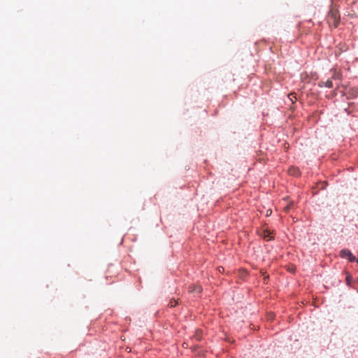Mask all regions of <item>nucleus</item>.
<instances>
[{"mask_svg":"<svg viewBox=\"0 0 358 358\" xmlns=\"http://www.w3.org/2000/svg\"><path fill=\"white\" fill-rule=\"evenodd\" d=\"M340 255L343 258H348L350 262H352L355 261V257L352 252L348 249H343L340 252Z\"/></svg>","mask_w":358,"mask_h":358,"instance_id":"nucleus-2","label":"nucleus"},{"mask_svg":"<svg viewBox=\"0 0 358 358\" xmlns=\"http://www.w3.org/2000/svg\"><path fill=\"white\" fill-rule=\"evenodd\" d=\"M271 211L270 210V212H268V210L267 211V213H266V215H271Z\"/></svg>","mask_w":358,"mask_h":358,"instance_id":"nucleus-10","label":"nucleus"},{"mask_svg":"<svg viewBox=\"0 0 358 358\" xmlns=\"http://www.w3.org/2000/svg\"><path fill=\"white\" fill-rule=\"evenodd\" d=\"M355 260H356L357 263L358 264V258L357 259H355Z\"/></svg>","mask_w":358,"mask_h":358,"instance_id":"nucleus-19","label":"nucleus"},{"mask_svg":"<svg viewBox=\"0 0 358 358\" xmlns=\"http://www.w3.org/2000/svg\"><path fill=\"white\" fill-rule=\"evenodd\" d=\"M271 211L270 210V212H268V210L267 211V213H266V215H271Z\"/></svg>","mask_w":358,"mask_h":358,"instance_id":"nucleus-13","label":"nucleus"},{"mask_svg":"<svg viewBox=\"0 0 358 358\" xmlns=\"http://www.w3.org/2000/svg\"><path fill=\"white\" fill-rule=\"evenodd\" d=\"M288 97L289 99H290L291 101L294 102L295 101H296V95L295 93H291L288 95Z\"/></svg>","mask_w":358,"mask_h":358,"instance_id":"nucleus-7","label":"nucleus"},{"mask_svg":"<svg viewBox=\"0 0 358 358\" xmlns=\"http://www.w3.org/2000/svg\"><path fill=\"white\" fill-rule=\"evenodd\" d=\"M222 270H224V268H222V269H219V271H222Z\"/></svg>","mask_w":358,"mask_h":358,"instance_id":"nucleus-18","label":"nucleus"},{"mask_svg":"<svg viewBox=\"0 0 358 358\" xmlns=\"http://www.w3.org/2000/svg\"><path fill=\"white\" fill-rule=\"evenodd\" d=\"M327 20L329 26L337 27L340 22V15L336 9L331 8L327 16Z\"/></svg>","mask_w":358,"mask_h":358,"instance_id":"nucleus-1","label":"nucleus"},{"mask_svg":"<svg viewBox=\"0 0 358 358\" xmlns=\"http://www.w3.org/2000/svg\"><path fill=\"white\" fill-rule=\"evenodd\" d=\"M289 207L287 206H286V207L285 208V210L286 211H287V210H289Z\"/></svg>","mask_w":358,"mask_h":358,"instance_id":"nucleus-14","label":"nucleus"},{"mask_svg":"<svg viewBox=\"0 0 358 358\" xmlns=\"http://www.w3.org/2000/svg\"><path fill=\"white\" fill-rule=\"evenodd\" d=\"M319 85H320V87H323V86H324V87H328V88H331V87H333V83H332V81H331V80H327V81H325V82H324V81H321V82L320 83Z\"/></svg>","mask_w":358,"mask_h":358,"instance_id":"nucleus-4","label":"nucleus"},{"mask_svg":"<svg viewBox=\"0 0 358 358\" xmlns=\"http://www.w3.org/2000/svg\"><path fill=\"white\" fill-rule=\"evenodd\" d=\"M201 287L199 285H191L189 287V292H196V293H201Z\"/></svg>","mask_w":358,"mask_h":358,"instance_id":"nucleus-3","label":"nucleus"},{"mask_svg":"<svg viewBox=\"0 0 358 358\" xmlns=\"http://www.w3.org/2000/svg\"><path fill=\"white\" fill-rule=\"evenodd\" d=\"M222 270H224V268H222V269H219V271H222Z\"/></svg>","mask_w":358,"mask_h":358,"instance_id":"nucleus-16","label":"nucleus"},{"mask_svg":"<svg viewBox=\"0 0 358 358\" xmlns=\"http://www.w3.org/2000/svg\"><path fill=\"white\" fill-rule=\"evenodd\" d=\"M350 280H351V276H350V275H348V276L346 277V282H347V283H348V285L350 284Z\"/></svg>","mask_w":358,"mask_h":358,"instance_id":"nucleus-9","label":"nucleus"},{"mask_svg":"<svg viewBox=\"0 0 358 358\" xmlns=\"http://www.w3.org/2000/svg\"><path fill=\"white\" fill-rule=\"evenodd\" d=\"M289 173L292 176H297L299 175V170L297 168L292 167L288 171Z\"/></svg>","mask_w":358,"mask_h":358,"instance_id":"nucleus-5","label":"nucleus"},{"mask_svg":"<svg viewBox=\"0 0 358 358\" xmlns=\"http://www.w3.org/2000/svg\"><path fill=\"white\" fill-rule=\"evenodd\" d=\"M272 318H273V315H272V314H271V315H269V319H271V320Z\"/></svg>","mask_w":358,"mask_h":358,"instance_id":"nucleus-15","label":"nucleus"},{"mask_svg":"<svg viewBox=\"0 0 358 358\" xmlns=\"http://www.w3.org/2000/svg\"><path fill=\"white\" fill-rule=\"evenodd\" d=\"M271 211L270 210V212H268V210L267 211V213H266V215H271Z\"/></svg>","mask_w":358,"mask_h":358,"instance_id":"nucleus-12","label":"nucleus"},{"mask_svg":"<svg viewBox=\"0 0 358 358\" xmlns=\"http://www.w3.org/2000/svg\"><path fill=\"white\" fill-rule=\"evenodd\" d=\"M262 236H263L264 238L266 239L267 241H269V240L272 239V238H273L272 236H271V232L268 230L264 231Z\"/></svg>","mask_w":358,"mask_h":358,"instance_id":"nucleus-6","label":"nucleus"},{"mask_svg":"<svg viewBox=\"0 0 358 358\" xmlns=\"http://www.w3.org/2000/svg\"><path fill=\"white\" fill-rule=\"evenodd\" d=\"M177 304H178L177 301H176L174 299H171L168 306L172 308V307H175Z\"/></svg>","mask_w":358,"mask_h":358,"instance_id":"nucleus-8","label":"nucleus"},{"mask_svg":"<svg viewBox=\"0 0 358 358\" xmlns=\"http://www.w3.org/2000/svg\"><path fill=\"white\" fill-rule=\"evenodd\" d=\"M271 211L270 210V212H268V210L267 211V213H266V215H271Z\"/></svg>","mask_w":358,"mask_h":358,"instance_id":"nucleus-11","label":"nucleus"},{"mask_svg":"<svg viewBox=\"0 0 358 358\" xmlns=\"http://www.w3.org/2000/svg\"><path fill=\"white\" fill-rule=\"evenodd\" d=\"M222 270H224V268H222V269H219V271H222Z\"/></svg>","mask_w":358,"mask_h":358,"instance_id":"nucleus-17","label":"nucleus"}]
</instances>
